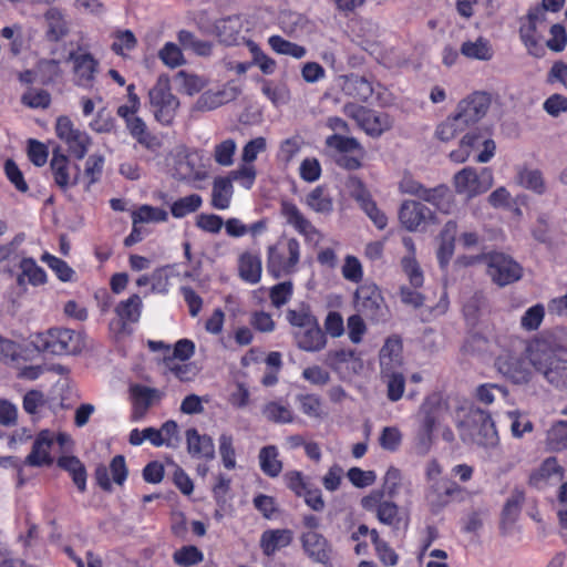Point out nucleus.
Listing matches in <instances>:
<instances>
[{
	"mask_svg": "<svg viewBox=\"0 0 567 567\" xmlns=\"http://www.w3.org/2000/svg\"><path fill=\"white\" fill-rule=\"evenodd\" d=\"M326 126L334 132L324 140L327 153L334 164L346 171L361 168L365 151L355 137L347 135L350 133L349 124L339 116H330Z\"/></svg>",
	"mask_w": 567,
	"mask_h": 567,
	"instance_id": "nucleus-1",
	"label": "nucleus"
},
{
	"mask_svg": "<svg viewBox=\"0 0 567 567\" xmlns=\"http://www.w3.org/2000/svg\"><path fill=\"white\" fill-rule=\"evenodd\" d=\"M561 349L553 336L536 338L527 347V351L530 352L532 365L556 388L567 384V360L556 355V352Z\"/></svg>",
	"mask_w": 567,
	"mask_h": 567,
	"instance_id": "nucleus-2",
	"label": "nucleus"
},
{
	"mask_svg": "<svg viewBox=\"0 0 567 567\" xmlns=\"http://www.w3.org/2000/svg\"><path fill=\"white\" fill-rule=\"evenodd\" d=\"M30 344L39 353L53 355H75L86 347L84 332L58 327L35 333Z\"/></svg>",
	"mask_w": 567,
	"mask_h": 567,
	"instance_id": "nucleus-3",
	"label": "nucleus"
},
{
	"mask_svg": "<svg viewBox=\"0 0 567 567\" xmlns=\"http://www.w3.org/2000/svg\"><path fill=\"white\" fill-rule=\"evenodd\" d=\"M361 507L374 515L377 520L388 526L393 534L405 533L410 525L409 513L399 506L393 498L384 496L382 491H371L360 501Z\"/></svg>",
	"mask_w": 567,
	"mask_h": 567,
	"instance_id": "nucleus-4",
	"label": "nucleus"
},
{
	"mask_svg": "<svg viewBox=\"0 0 567 567\" xmlns=\"http://www.w3.org/2000/svg\"><path fill=\"white\" fill-rule=\"evenodd\" d=\"M300 260V244L296 238L280 239L267 249V270L276 279L291 275Z\"/></svg>",
	"mask_w": 567,
	"mask_h": 567,
	"instance_id": "nucleus-5",
	"label": "nucleus"
},
{
	"mask_svg": "<svg viewBox=\"0 0 567 567\" xmlns=\"http://www.w3.org/2000/svg\"><path fill=\"white\" fill-rule=\"evenodd\" d=\"M483 150L477 154L475 161L477 163L489 162L496 151V144L491 137V133L486 128H475L467 132L460 141L458 147L449 154V157L454 163H465L473 151Z\"/></svg>",
	"mask_w": 567,
	"mask_h": 567,
	"instance_id": "nucleus-6",
	"label": "nucleus"
},
{
	"mask_svg": "<svg viewBox=\"0 0 567 567\" xmlns=\"http://www.w3.org/2000/svg\"><path fill=\"white\" fill-rule=\"evenodd\" d=\"M150 110L162 125H171L179 106L178 99L172 93L168 79L159 78L148 91Z\"/></svg>",
	"mask_w": 567,
	"mask_h": 567,
	"instance_id": "nucleus-7",
	"label": "nucleus"
},
{
	"mask_svg": "<svg viewBox=\"0 0 567 567\" xmlns=\"http://www.w3.org/2000/svg\"><path fill=\"white\" fill-rule=\"evenodd\" d=\"M494 183L493 171L488 167L476 169L466 166L458 171L453 177V186L458 195L474 198L486 193Z\"/></svg>",
	"mask_w": 567,
	"mask_h": 567,
	"instance_id": "nucleus-8",
	"label": "nucleus"
},
{
	"mask_svg": "<svg viewBox=\"0 0 567 567\" xmlns=\"http://www.w3.org/2000/svg\"><path fill=\"white\" fill-rule=\"evenodd\" d=\"M483 259L487 267V275L499 287L514 284L523 277V267L509 255L491 251L483 255Z\"/></svg>",
	"mask_w": 567,
	"mask_h": 567,
	"instance_id": "nucleus-9",
	"label": "nucleus"
},
{
	"mask_svg": "<svg viewBox=\"0 0 567 567\" xmlns=\"http://www.w3.org/2000/svg\"><path fill=\"white\" fill-rule=\"evenodd\" d=\"M357 310L373 322L384 321L388 306L379 287L374 284H364L358 287L354 293Z\"/></svg>",
	"mask_w": 567,
	"mask_h": 567,
	"instance_id": "nucleus-10",
	"label": "nucleus"
},
{
	"mask_svg": "<svg viewBox=\"0 0 567 567\" xmlns=\"http://www.w3.org/2000/svg\"><path fill=\"white\" fill-rule=\"evenodd\" d=\"M55 134L65 143L71 156L76 159L85 157L91 145V137L86 132L74 127V124L69 116L61 115L56 118Z\"/></svg>",
	"mask_w": 567,
	"mask_h": 567,
	"instance_id": "nucleus-11",
	"label": "nucleus"
},
{
	"mask_svg": "<svg viewBox=\"0 0 567 567\" xmlns=\"http://www.w3.org/2000/svg\"><path fill=\"white\" fill-rule=\"evenodd\" d=\"M346 114L353 118L359 127L372 137H379L392 126L386 113L377 112L362 105H346Z\"/></svg>",
	"mask_w": 567,
	"mask_h": 567,
	"instance_id": "nucleus-12",
	"label": "nucleus"
},
{
	"mask_svg": "<svg viewBox=\"0 0 567 567\" xmlns=\"http://www.w3.org/2000/svg\"><path fill=\"white\" fill-rule=\"evenodd\" d=\"M530 359L523 353L505 350L495 360V367L499 373L513 383L523 384L530 380Z\"/></svg>",
	"mask_w": 567,
	"mask_h": 567,
	"instance_id": "nucleus-13",
	"label": "nucleus"
},
{
	"mask_svg": "<svg viewBox=\"0 0 567 567\" xmlns=\"http://www.w3.org/2000/svg\"><path fill=\"white\" fill-rule=\"evenodd\" d=\"M128 477L126 458L122 454L112 457L109 466L99 464L94 471L96 485L104 492L113 491V483L123 486Z\"/></svg>",
	"mask_w": 567,
	"mask_h": 567,
	"instance_id": "nucleus-14",
	"label": "nucleus"
},
{
	"mask_svg": "<svg viewBox=\"0 0 567 567\" xmlns=\"http://www.w3.org/2000/svg\"><path fill=\"white\" fill-rule=\"evenodd\" d=\"M305 555L313 563L326 567L332 565L333 547L331 543L319 532H302L299 537Z\"/></svg>",
	"mask_w": 567,
	"mask_h": 567,
	"instance_id": "nucleus-15",
	"label": "nucleus"
},
{
	"mask_svg": "<svg viewBox=\"0 0 567 567\" xmlns=\"http://www.w3.org/2000/svg\"><path fill=\"white\" fill-rule=\"evenodd\" d=\"M435 218L432 209L415 200H404L399 209V220L409 231L424 230Z\"/></svg>",
	"mask_w": 567,
	"mask_h": 567,
	"instance_id": "nucleus-16",
	"label": "nucleus"
},
{
	"mask_svg": "<svg viewBox=\"0 0 567 567\" xmlns=\"http://www.w3.org/2000/svg\"><path fill=\"white\" fill-rule=\"evenodd\" d=\"M449 411V404L439 392L429 394L420 406L422 433L431 439L436 425Z\"/></svg>",
	"mask_w": 567,
	"mask_h": 567,
	"instance_id": "nucleus-17",
	"label": "nucleus"
},
{
	"mask_svg": "<svg viewBox=\"0 0 567 567\" xmlns=\"http://www.w3.org/2000/svg\"><path fill=\"white\" fill-rule=\"evenodd\" d=\"M50 171L54 184L62 192L68 190L70 187L75 186L79 183V165H72L69 157L61 152L60 147L54 148L52 152Z\"/></svg>",
	"mask_w": 567,
	"mask_h": 567,
	"instance_id": "nucleus-18",
	"label": "nucleus"
},
{
	"mask_svg": "<svg viewBox=\"0 0 567 567\" xmlns=\"http://www.w3.org/2000/svg\"><path fill=\"white\" fill-rule=\"evenodd\" d=\"M491 95L486 92L476 91L460 101L456 109V114L463 123L470 127L482 120L489 106Z\"/></svg>",
	"mask_w": 567,
	"mask_h": 567,
	"instance_id": "nucleus-19",
	"label": "nucleus"
},
{
	"mask_svg": "<svg viewBox=\"0 0 567 567\" xmlns=\"http://www.w3.org/2000/svg\"><path fill=\"white\" fill-rule=\"evenodd\" d=\"M69 60L73 62V81L79 87L92 90L99 70V60L90 52H71Z\"/></svg>",
	"mask_w": 567,
	"mask_h": 567,
	"instance_id": "nucleus-20",
	"label": "nucleus"
},
{
	"mask_svg": "<svg viewBox=\"0 0 567 567\" xmlns=\"http://www.w3.org/2000/svg\"><path fill=\"white\" fill-rule=\"evenodd\" d=\"M472 419V435L474 442L483 447L496 446L499 437L491 414L484 410L477 409L473 411Z\"/></svg>",
	"mask_w": 567,
	"mask_h": 567,
	"instance_id": "nucleus-21",
	"label": "nucleus"
},
{
	"mask_svg": "<svg viewBox=\"0 0 567 567\" xmlns=\"http://www.w3.org/2000/svg\"><path fill=\"white\" fill-rule=\"evenodd\" d=\"M132 400V420L138 421L145 416L154 402L164 398V392L143 384H133L130 388Z\"/></svg>",
	"mask_w": 567,
	"mask_h": 567,
	"instance_id": "nucleus-22",
	"label": "nucleus"
},
{
	"mask_svg": "<svg viewBox=\"0 0 567 567\" xmlns=\"http://www.w3.org/2000/svg\"><path fill=\"white\" fill-rule=\"evenodd\" d=\"M54 440L49 430H42L35 437L30 454L25 457L24 463L29 466L40 467L51 465L53 458L50 454Z\"/></svg>",
	"mask_w": 567,
	"mask_h": 567,
	"instance_id": "nucleus-23",
	"label": "nucleus"
},
{
	"mask_svg": "<svg viewBox=\"0 0 567 567\" xmlns=\"http://www.w3.org/2000/svg\"><path fill=\"white\" fill-rule=\"evenodd\" d=\"M187 452L197 460L212 461L215 457V445L213 439L207 434H199L195 427L185 432Z\"/></svg>",
	"mask_w": 567,
	"mask_h": 567,
	"instance_id": "nucleus-24",
	"label": "nucleus"
},
{
	"mask_svg": "<svg viewBox=\"0 0 567 567\" xmlns=\"http://www.w3.org/2000/svg\"><path fill=\"white\" fill-rule=\"evenodd\" d=\"M293 540V533L288 528L267 529L262 532L259 546L267 557L274 556L278 550L288 547Z\"/></svg>",
	"mask_w": 567,
	"mask_h": 567,
	"instance_id": "nucleus-25",
	"label": "nucleus"
},
{
	"mask_svg": "<svg viewBox=\"0 0 567 567\" xmlns=\"http://www.w3.org/2000/svg\"><path fill=\"white\" fill-rule=\"evenodd\" d=\"M564 467L558 464L555 456L545 458L539 467L533 471L528 477V484L535 488H543L550 480L561 481Z\"/></svg>",
	"mask_w": 567,
	"mask_h": 567,
	"instance_id": "nucleus-26",
	"label": "nucleus"
},
{
	"mask_svg": "<svg viewBox=\"0 0 567 567\" xmlns=\"http://www.w3.org/2000/svg\"><path fill=\"white\" fill-rule=\"evenodd\" d=\"M281 215L286 221L292 226L300 235L306 238H311L312 235L317 234L316 227L311 221L305 217L298 206L289 200H284L280 206Z\"/></svg>",
	"mask_w": 567,
	"mask_h": 567,
	"instance_id": "nucleus-27",
	"label": "nucleus"
},
{
	"mask_svg": "<svg viewBox=\"0 0 567 567\" xmlns=\"http://www.w3.org/2000/svg\"><path fill=\"white\" fill-rule=\"evenodd\" d=\"M456 234L457 223L455 220L446 221L439 235L440 245L436 251L441 267L447 266L454 255Z\"/></svg>",
	"mask_w": 567,
	"mask_h": 567,
	"instance_id": "nucleus-28",
	"label": "nucleus"
},
{
	"mask_svg": "<svg viewBox=\"0 0 567 567\" xmlns=\"http://www.w3.org/2000/svg\"><path fill=\"white\" fill-rule=\"evenodd\" d=\"M297 346L307 352H318L327 344L326 333L319 326L318 320L295 334Z\"/></svg>",
	"mask_w": 567,
	"mask_h": 567,
	"instance_id": "nucleus-29",
	"label": "nucleus"
},
{
	"mask_svg": "<svg viewBox=\"0 0 567 567\" xmlns=\"http://www.w3.org/2000/svg\"><path fill=\"white\" fill-rule=\"evenodd\" d=\"M262 271L261 257L258 252L245 251L238 258L239 277L247 284L260 281Z\"/></svg>",
	"mask_w": 567,
	"mask_h": 567,
	"instance_id": "nucleus-30",
	"label": "nucleus"
},
{
	"mask_svg": "<svg viewBox=\"0 0 567 567\" xmlns=\"http://www.w3.org/2000/svg\"><path fill=\"white\" fill-rule=\"evenodd\" d=\"M524 501L525 492L520 488H515L505 502L501 515V529L504 534H506L516 523Z\"/></svg>",
	"mask_w": 567,
	"mask_h": 567,
	"instance_id": "nucleus-31",
	"label": "nucleus"
},
{
	"mask_svg": "<svg viewBox=\"0 0 567 567\" xmlns=\"http://www.w3.org/2000/svg\"><path fill=\"white\" fill-rule=\"evenodd\" d=\"M56 464L60 468L68 472L80 493L86 492L87 473L82 461L74 455H62Z\"/></svg>",
	"mask_w": 567,
	"mask_h": 567,
	"instance_id": "nucleus-32",
	"label": "nucleus"
},
{
	"mask_svg": "<svg viewBox=\"0 0 567 567\" xmlns=\"http://www.w3.org/2000/svg\"><path fill=\"white\" fill-rule=\"evenodd\" d=\"M262 415L272 423L289 424L295 421V412L290 404L282 400L267 402L261 409Z\"/></svg>",
	"mask_w": 567,
	"mask_h": 567,
	"instance_id": "nucleus-33",
	"label": "nucleus"
},
{
	"mask_svg": "<svg viewBox=\"0 0 567 567\" xmlns=\"http://www.w3.org/2000/svg\"><path fill=\"white\" fill-rule=\"evenodd\" d=\"M21 274L18 275L17 282L23 286L27 281L32 286H41L47 282V274L35 260L31 257L22 258L19 265Z\"/></svg>",
	"mask_w": 567,
	"mask_h": 567,
	"instance_id": "nucleus-34",
	"label": "nucleus"
},
{
	"mask_svg": "<svg viewBox=\"0 0 567 567\" xmlns=\"http://www.w3.org/2000/svg\"><path fill=\"white\" fill-rule=\"evenodd\" d=\"M131 136L146 148H153L156 145V137L152 135L142 117L127 115L122 117Z\"/></svg>",
	"mask_w": 567,
	"mask_h": 567,
	"instance_id": "nucleus-35",
	"label": "nucleus"
},
{
	"mask_svg": "<svg viewBox=\"0 0 567 567\" xmlns=\"http://www.w3.org/2000/svg\"><path fill=\"white\" fill-rule=\"evenodd\" d=\"M28 351V347L0 337V355L6 364L20 368L21 361L29 359Z\"/></svg>",
	"mask_w": 567,
	"mask_h": 567,
	"instance_id": "nucleus-36",
	"label": "nucleus"
},
{
	"mask_svg": "<svg viewBox=\"0 0 567 567\" xmlns=\"http://www.w3.org/2000/svg\"><path fill=\"white\" fill-rule=\"evenodd\" d=\"M460 52L467 59L480 61H488L494 55L489 40L484 37H478L475 41L463 42Z\"/></svg>",
	"mask_w": 567,
	"mask_h": 567,
	"instance_id": "nucleus-37",
	"label": "nucleus"
},
{
	"mask_svg": "<svg viewBox=\"0 0 567 567\" xmlns=\"http://www.w3.org/2000/svg\"><path fill=\"white\" fill-rule=\"evenodd\" d=\"M231 196V179L228 177L216 178L212 189V206L219 210L227 209L230 206Z\"/></svg>",
	"mask_w": 567,
	"mask_h": 567,
	"instance_id": "nucleus-38",
	"label": "nucleus"
},
{
	"mask_svg": "<svg viewBox=\"0 0 567 567\" xmlns=\"http://www.w3.org/2000/svg\"><path fill=\"white\" fill-rule=\"evenodd\" d=\"M143 302L137 293H133L126 300L117 303L114 311L116 316L124 322L135 323L140 320Z\"/></svg>",
	"mask_w": 567,
	"mask_h": 567,
	"instance_id": "nucleus-39",
	"label": "nucleus"
},
{
	"mask_svg": "<svg viewBox=\"0 0 567 567\" xmlns=\"http://www.w3.org/2000/svg\"><path fill=\"white\" fill-rule=\"evenodd\" d=\"M278 449L267 445L259 451V465L262 473L269 477H277L282 471V462L278 458Z\"/></svg>",
	"mask_w": 567,
	"mask_h": 567,
	"instance_id": "nucleus-40",
	"label": "nucleus"
},
{
	"mask_svg": "<svg viewBox=\"0 0 567 567\" xmlns=\"http://www.w3.org/2000/svg\"><path fill=\"white\" fill-rule=\"evenodd\" d=\"M545 449L548 452L567 450V421L555 422L547 431Z\"/></svg>",
	"mask_w": 567,
	"mask_h": 567,
	"instance_id": "nucleus-41",
	"label": "nucleus"
},
{
	"mask_svg": "<svg viewBox=\"0 0 567 567\" xmlns=\"http://www.w3.org/2000/svg\"><path fill=\"white\" fill-rule=\"evenodd\" d=\"M45 20L48 22L47 38L50 41L58 42L62 38H64L68 32V23L62 14V12L56 8L49 9L45 14Z\"/></svg>",
	"mask_w": 567,
	"mask_h": 567,
	"instance_id": "nucleus-42",
	"label": "nucleus"
},
{
	"mask_svg": "<svg viewBox=\"0 0 567 567\" xmlns=\"http://www.w3.org/2000/svg\"><path fill=\"white\" fill-rule=\"evenodd\" d=\"M177 40L184 50H189L199 56H209L213 53L210 41L200 40L188 30H181L177 33Z\"/></svg>",
	"mask_w": 567,
	"mask_h": 567,
	"instance_id": "nucleus-43",
	"label": "nucleus"
},
{
	"mask_svg": "<svg viewBox=\"0 0 567 567\" xmlns=\"http://www.w3.org/2000/svg\"><path fill=\"white\" fill-rule=\"evenodd\" d=\"M104 157L99 154H92L87 157L82 176L85 192H90L91 187L101 181L104 169Z\"/></svg>",
	"mask_w": 567,
	"mask_h": 567,
	"instance_id": "nucleus-44",
	"label": "nucleus"
},
{
	"mask_svg": "<svg viewBox=\"0 0 567 567\" xmlns=\"http://www.w3.org/2000/svg\"><path fill=\"white\" fill-rule=\"evenodd\" d=\"M112 38L111 50L122 58H127L130 52L137 47V39L131 30H116Z\"/></svg>",
	"mask_w": 567,
	"mask_h": 567,
	"instance_id": "nucleus-45",
	"label": "nucleus"
},
{
	"mask_svg": "<svg viewBox=\"0 0 567 567\" xmlns=\"http://www.w3.org/2000/svg\"><path fill=\"white\" fill-rule=\"evenodd\" d=\"M467 126L455 113L447 116L435 128V137L442 142H449L456 137L460 133L464 132Z\"/></svg>",
	"mask_w": 567,
	"mask_h": 567,
	"instance_id": "nucleus-46",
	"label": "nucleus"
},
{
	"mask_svg": "<svg viewBox=\"0 0 567 567\" xmlns=\"http://www.w3.org/2000/svg\"><path fill=\"white\" fill-rule=\"evenodd\" d=\"M306 204L320 214H330L333 210V199L322 186H317L307 195Z\"/></svg>",
	"mask_w": 567,
	"mask_h": 567,
	"instance_id": "nucleus-47",
	"label": "nucleus"
},
{
	"mask_svg": "<svg viewBox=\"0 0 567 567\" xmlns=\"http://www.w3.org/2000/svg\"><path fill=\"white\" fill-rule=\"evenodd\" d=\"M402 340L399 336L389 337L380 350V363L382 369L392 362L400 363L402 357Z\"/></svg>",
	"mask_w": 567,
	"mask_h": 567,
	"instance_id": "nucleus-48",
	"label": "nucleus"
},
{
	"mask_svg": "<svg viewBox=\"0 0 567 567\" xmlns=\"http://www.w3.org/2000/svg\"><path fill=\"white\" fill-rule=\"evenodd\" d=\"M371 543L374 546L375 554L379 560L384 566H395L399 563V555L395 550L380 537L379 532L372 528Z\"/></svg>",
	"mask_w": 567,
	"mask_h": 567,
	"instance_id": "nucleus-49",
	"label": "nucleus"
},
{
	"mask_svg": "<svg viewBox=\"0 0 567 567\" xmlns=\"http://www.w3.org/2000/svg\"><path fill=\"white\" fill-rule=\"evenodd\" d=\"M296 402L300 411L312 419H322L324 412L322 410V401L318 394L315 393H300L296 396Z\"/></svg>",
	"mask_w": 567,
	"mask_h": 567,
	"instance_id": "nucleus-50",
	"label": "nucleus"
},
{
	"mask_svg": "<svg viewBox=\"0 0 567 567\" xmlns=\"http://www.w3.org/2000/svg\"><path fill=\"white\" fill-rule=\"evenodd\" d=\"M203 205V198L198 194H190L178 198L171 205V214L175 218H183L197 212Z\"/></svg>",
	"mask_w": 567,
	"mask_h": 567,
	"instance_id": "nucleus-51",
	"label": "nucleus"
},
{
	"mask_svg": "<svg viewBox=\"0 0 567 567\" xmlns=\"http://www.w3.org/2000/svg\"><path fill=\"white\" fill-rule=\"evenodd\" d=\"M204 560V553L195 545H184L173 553V561L179 567H192Z\"/></svg>",
	"mask_w": 567,
	"mask_h": 567,
	"instance_id": "nucleus-52",
	"label": "nucleus"
},
{
	"mask_svg": "<svg viewBox=\"0 0 567 567\" xmlns=\"http://www.w3.org/2000/svg\"><path fill=\"white\" fill-rule=\"evenodd\" d=\"M268 44L278 54L290 55L296 59H301L306 55L307 50L305 47L290 42L280 35H271L268 39Z\"/></svg>",
	"mask_w": 567,
	"mask_h": 567,
	"instance_id": "nucleus-53",
	"label": "nucleus"
},
{
	"mask_svg": "<svg viewBox=\"0 0 567 567\" xmlns=\"http://www.w3.org/2000/svg\"><path fill=\"white\" fill-rule=\"evenodd\" d=\"M519 183L526 189L537 195L546 193V183L543 173L539 169L524 168L518 173Z\"/></svg>",
	"mask_w": 567,
	"mask_h": 567,
	"instance_id": "nucleus-54",
	"label": "nucleus"
},
{
	"mask_svg": "<svg viewBox=\"0 0 567 567\" xmlns=\"http://www.w3.org/2000/svg\"><path fill=\"white\" fill-rule=\"evenodd\" d=\"M215 28L220 40L230 44L237 41L240 33V21L238 17H227L218 20Z\"/></svg>",
	"mask_w": 567,
	"mask_h": 567,
	"instance_id": "nucleus-55",
	"label": "nucleus"
},
{
	"mask_svg": "<svg viewBox=\"0 0 567 567\" xmlns=\"http://www.w3.org/2000/svg\"><path fill=\"white\" fill-rule=\"evenodd\" d=\"M168 220V213L159 207H153L151 205H142L132 213V221L135 224L141 223H165Z\"/></svg>",
	"mask_w": 567,
	"mask_h": 567,
	"instance_id": "nucleus-56",
	"label": "nucleus"
},
{
	"mask_svg": "<svg viewBox=\"0 0 567 567\" xmlns=\"http://www.w3.org/2000/svg\"><path fill=\"white\" fill-rule=\"evenodd\" d=\"M382 374L386 378V395L391 402L399 401L405 390V378L400 372H388V368L382 369Z\"/></svg>",
	"mask_w": 567,
	"mask_h": 567,
	"instance_id": "nucleus-57",
	"label": "nucleus"
},
{
	"mask_svg": "<svg viewBox=\"0 0 567 567\" xmlns=\"http://www.w3.org/2000/svg\"><path fill=\"white\" fill-rule=\"evenodd\" d=\"M401 266L410 285L413 288H421L424 284V276L416 257L404 256L401 260Z\"/></svg>",
	"mask_w": 567,
	"mask_h": 567,
	"instance_id": "nucleus-58",
	"label": "nucleus"
},
{
	"mask_svg": "<svg viewBox=\"0 0 567 567\" xmlns=\"http://www.w3.org/2000/svg\"><path fill=\"white\" fill-rule=\"evenodd\" d=\"M158 58L171 69L178 68L185 63L182 49L174 42H166L159 50Z\"/></svg>",
	"mask_w": 567,
	"mask_h": 567,
	"instance_id": "nucleus-59",
	"label": "nucleus"
},
{
	"mask_svg": "<svg viewBox=\"0 0 567 567\" xmlns=\"http://www.w3.org/2000/svg\"><path fill=\"white\" fill-rule=\"evenodd\" d=\"M194 352V342L189 339H181L175 343L173 350L171 349L168 354H164V363L169 364L175 359L186 361L193 357Z\"/></svg>",
	"mask_w": 567,
	"mask_h": 567,
	"instance_id": "nucleus-60",
	"label": "nucleus"
},
{
	"mask_svg": "<svg viewBox=\"0 0 567 567\" xmlns=\"http://www.w3.org/2000/svg\"><path fill=\"white\" fill-rule=\"evenodd\" d=\"M450 192L445 185H439L434 188H424L421 199L431 203L439 209L444 210L450 204Z\"/></svg>",
	"mask_w": 567,
	"mask_h": 567,
	"instance_id": "nucleus-61",
	"label": "nucleus"
},
{
	"mask_svg": "<svg viewBox=\"0 0 567 567\" xmlns=\"http://www.w3.org/2000/svg\"><path fill=\"white\" fill-rule=\"evenodd\" d=\"M545 317V308L542 303L528 308L520 318V326L526 331L537 330Z\"/></svg>",
	"mask_w": 567,
	"mask_h": 567,
	"instance_id": "nucleus-62",
	"label": "nucleus"
},
{
	"mask_svg": "<svg viewBox=\"0 0 567 567\" xmlns=\"http://www.w3.org/2000/svg\"><path fill=\"white\" fill-rule=\"evenodd\" d=\"M219 454L226 470H234L236 467V451L230 434L224 433L219 436Z\"/></svg>",
	"mask_w": 567,
	"mask_h": 567,
	"instance_id": "nucleus-63",
	"label": "nucleus"
},
{
	"mask_svg": "<svg viewBox=\"0 0 567 567\" xmlns=\"http://www.w3.org/2000/svg\"><path fill=\"white\" fill-rule=\"evenodd\" d=\"M293 286L291 281H284L272 286L269 290V299L276 308H281L292 297Z\"/></svg>",
	"mask_w": 567,
	"mask_h": 567,
	"instance_id": "nucleus-64",
	"label": "nucleus"
}]
</instances>
